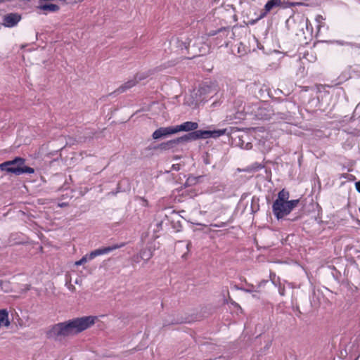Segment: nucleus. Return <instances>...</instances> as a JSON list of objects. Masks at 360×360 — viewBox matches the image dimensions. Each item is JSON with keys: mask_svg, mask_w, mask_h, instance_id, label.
<instances>
[{"mask_svg": "<svg viewBox=\"0 0 360 360\" xmlns=\"http://www.w3.org/2000/svg\"><path fill=\"white\" fill-rule=\"evenodd\" d=\"M37 8L39 10L44 11V13L46 14V12L55 13L60 10L59 6L54 4H44L42 3L39 4Z\"/></svg>", "mask_w": 360, "mask_h": 360, "instance_id": "f8f14e48", "label": "nucleus"}, {"mask_svg": "<svg viewBox=\"0 0 360 360\" xmlns=\"http://www.w3.org/2000/svg\"><path fill=\"white\" fill-rule=\"evenodd\" d=\"M137 76L138 75H136L134 79H130L121 85L119 88L117 89V90L115 91V92L117 94L123 93L134 86L138 83V80L136 79Z\"/></svg>", "mask_w": 360, "mask_h": 360, "instance_id": "9b49d317", "label": "nucleus"}, {"mask_svg": "<svg viewBox=\"0 0 360 360\" xmlns=\"http://www.w3.org/2000/svg\"><path fill=\"white\" fill-rule=\"evenodd\" d=\"M236 112L243 113L245 112V107L243 106V101L241 98H237L233 103Z\"/></svg>", "mask_w": 360, "mask_h": 360, "instance_id": "2eb2a0df", "label": "nucleus"}, {"mask_svg": "<svg viewBox=\"0 0 360 360\" xmlns=\"http://www.w3.org/2000/svg\"><path fill=\"white\" fill-rule=\"evenodd\" d=\"M125 245L124 243H122L120 244H115L112 246L105 247L103 248L96 249L92 252H91L89 255H86L82 257L79 260L75 262L76 266L82 265L87 262V260H91L94 259L96 257L108 254L115 250L121 248Z\"/></svg>", "mask_w": 360, "mask_h": 360, "instance_id": "20e7f679", "label": "nucleus"}, {"mask_svg": "<svg viewBox=\"0 0 360 360\" xmlns=\"http://www.w3.org/2000/svg\"><path fill=\"white\" fill-rule=\"evenodd\" d=\"M306 26H307V30H308V29H309V27H311V28L312 29V25H311V24L310 21H309L308 19H307V21H306Z\"/></svg>", "mask_w": 360, "mask_h": 360, "instance_id": "6ab92c4d", "label": "nucleus"}, {"mask_svg": "<svg viewBox=\"0 0 360 360\" xmlns=\"http://www.w3.org/2000/svg\"><path fill=\"white\" fill-rule=\"evenodd\" d=\"M355 187H356V191H357L359 193H360V181H356V182L355 183Z\"/></svg>", "mask_w": 360, "mask_h": 360, "instance_id": "a211bd4d", "label": "nucleus"}, {"mask_svg": "<svg viewBox=\"0 0 360 360\" xmlns=\"http://www.w3.org/2000/svg\"><path fill=\"white\" fill-rule=\"evenodd\" d=\"M25 160L22 158L16 157L13 160L6 161L0 164V169L9 173L20 175L24 173L33 174L34 169L25 165Z\"/></svg>", "mask_w": 360, "mask_h": 360, "instance_id": "f03ea898", "label": "nucleus"}, {"mask_svg": "<svg viewBox=\"0 0 360 360\" xmlns=\"http://www.w3.org/2000/svg\"><path fill=\"white\" fill-rule=\"evenodd\" d=\"M300 200H291L289 202L275 200L272 205V211L277 219H281L288 215L297 207Z\"/></svg>", "mask_w": 360, "mask_h": 360, "instance_id": "7ed1b4c3", "label": "nucleus"}, {"mask_svg": "<svg viewBox=\"0 0 360 360\" xmlns=\"http://www.w3.org/2000/svg\"><path fill=\"white\" fill-rule=\"evenodd\" d=\"M198 127V124L194 122H186L180 125L176 126V133L184 131H197L196 129Z\"/></svg>", "mask_w": 360, "mask_h": 360, "instance_id": "9d476101", "label": "nucleus"}, {"mask_svg": "<svg viewBox=\"0 0 360 360\" xmlns=\"http://www.w3.org/2000/svg\"><path fill=\"white\" fill-rule=\"evenodd\" d=\"M315 20L317 23V25H316L317 32H319L321 28L325 26V18L321 15H317L316 16Z\"/></svg>", "mask_w": 360, "mask_h": 360, "instance_id": "dca6fc26", "label": "nucleus"}, {"mask_svg": "<svg viewBox=\"0 0 360 360\" xmlns=\"http://www.w3.org/2000/svg\"><path fill=\"white\" fill-rule=\"evenodd\" d=\"M21 20V15L17 13H10L3 17L2 25L6 27H13Z\"/></svg>", "mask_w": 360, "mask_h": 360, "instance_id": "423d86ee", "label": "nucleus"}, {"mask_svg": "<svg viewBox=\"0 0 360 360\" xmlns=\"http://www.w3.org/2000/svg\"><path fill=\"white\" fill-rule=\"evenodd\" d=\"M360 110V102H359V104L356 105V109H355V111H357V110Z\"/></svg>", "mask_w": 360, "mask_h": 360, "instance_id": "4be33fe9", "label": "nucleus"}, {"mask_svg": "<svg viewBox=\"0 0 360 360\" xmlns=\"http://www.w3.org/2000/svg\"><path fill=\"white\" fill-rule=\"evenodd\" d=\"M290 198V193L285 190L282 189L281 191L278 193V198L276 200L281 201V202H289L288 200Z\"/></svg>", "mask_w": 360, "mask_h": 360, "instance_id": "4468645a", "label": "nucleus"}, {"mask_svg": "<svg viewBox=\"0 0 360 360\" xmlns=\"http://www.w3.org/2000/svg\"><path fill=\"white\" fill-rule=\"evenodd\" d=\"M300 3H288L287 6H283V8L292 7L296 5H300Z\"/></svg>", "mask_w": 360, "mask_h": 360, "instance_id": "f3484780", "label": "nucleus"}, {"mask_svg": "<svg viewBox=\"0 0 360 360\" xmlns=\"http://www.w3.org/2000/svg\"><path fill=\"white\" fill-rule=\"evenodd\" d=\"M211 226H214V227H223L225 226V223H221V224H212Z\"/></svg>", "mask_w": 360, "mask_h": 360, "instance_id": "aec40b11", "label": "nucleus"}, {"mask_svg": "<svg viewBox=\"0 0 360 360\" xmlns=\"http://www.w3.org/2000/svg\"><path fill=\"white\" fill-rule=\"evenodd\" d=\"M143 78H144V77H139V80H141V79H143Z\"/></svg>", "mask_w": 360, "mask_h": 360, "instance_id": "5701e85b", "label": "nucleus"}, {"mask_svg": "<svg viewBox=\"0 0 360 360\" xmlns=\"http://www.w3.org/2000/svg\"><path fill=\"white\" fill-rule=\"evenodd\" d=\"M2 323H4L5 326H8L10 322L8 321V312L6 309H0V327Z\"/></svg>", "mask_w": 360, "mask_h": 360, "instance_id": "ddd939ff", "label": "nucleus"}, {"mask_svg": "<svg viewBox=\"0 0 360 360\" xmlns=\"http://www.w3.org/2000/svg\"><path fill=\"white\" fill-rule=\"evenodd\" d=\"M282 6L283 2L281 0H269L265 4L264 8L261 12L259 18H263L265 16H266L267 13H269L273 9Z\"/></svg>", "mask_w": 360, "mask_h": 360, "instance_id": "6e6552de", "label": "nucleus"}, {"mask_svg": "<svg viewBox=\"0 0 360 360\" xmlns=\"http://www.w3.org/2000/svg\"><path fill=\"white\" fill-rule=\"evenodd\" d=\"M176 134V126L160 127L156 129L152 134L153 139H158L163 136Z\"/></svg>", "mask_w": 360, "mask_h": 360, "instance_id": "0eeeda50", "label": "nucleus"}, {"mask_svg": "<svg viewBox=\"0 0 360 360\" xmlns=\"http://www.w3.org/2000/svg\"><path fill=\"white\" fill-rule=\"evenodd\" d=\"M226 129L217 130H197L186 134L187 141H194L200 139H207L210 137L217 138L224 135Z\"/></svg>", "mask_w": 360, "mask_h": 360, "instance_id": "39448f33", "label": "nucleus"}, {"mask_svg": "<svg viewBox=\"0 0 360 360\" xmlns=\"http://www.w3.org/2000/svg\"><path fill=\"white\" fill-rule=\"evenodd\" d=\"M191 245V243L190 241H188L186 244V248H187L188 252L189 251V248Z\"/></svg>", "mask_w": 360, "mask_h": 360, "instance_id": "412c9836", "label": "nucleus"}, {"mask_svg": "<svg viewBox=\"0 0 360 360\" xmlns=\"http://www.w3.org/2000/svg\"><path fill=\"white\" fill-rule=\"evenodd\" d=\"M95 319L96 317L91 316H83L55 324L47 332V336L49 338L61 340L87 329L94 324Z\"/></svg>", "mask_w": 360, "mask_h": 360, "instance_id": "f257e3e1", "label": "nucleus"}, {"mask_svg": "<svg viewBox=\"0 0 360 360\" xmlns=\"http://www.w3.org/2000/svg\"><path fill=\"white\" fill-rule=\"evenodd\" d=\"M186 141H187V139H186V136L185 134L181 137H179V138H176V139H174L172 140H169L165 143H162L160 145V148L162 150H167L174 148V147L176 146V145H178L180 143L186 142Z\"/></svg>", "mask_w": 360, "mask_h": 360, "instance_id": "1a4fd4ad", "label": "nucleus"}]
</instances>
